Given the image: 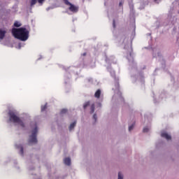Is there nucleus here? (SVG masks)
I'll return each instance as SVG.
<instances>
[{"mask_svg": "<svg viewBox=\"0 0 179 179\" xmlns=\"http://www.w3.org/2000/svg\"><path fill=\"white\" fill-rule=\"evenodd\" d=\"M100 96H101V90H98L94 94V97L100 99Z\"/></svg>", "mask_w": 179, "mask_h": 179, "instance_id": "6e6552de", "label": "nucleus"}, {"mask_svg": "<svg viewBox=\"0 0 179 179\" xmlns=\"http://www.w3.org/2000/svg\"><path fill=\"white\" fill-rule=\"evenodd\" d=\"M119 6H122V2H120Z\"/></svg>", "mask_w": 179, "mask_h": 179, "instance_id": "5701e85b", "label": "nucleus"}, {"mask_svg": "<svg viewBox=\"0 0 179 179\" xmlns=\"http://www.w3.org/2000/svg\"><path fill=\"white\" fill-rule=\"evenodd\" d=\"M76 126V122H73V123H71V124H70V127H69L70 131H72V129H73V128H75Z\"/></svg>", "mask_w": 179, "mask_h": 179, "instance_id": "9d476101", "label": "nucleus"}, {"mask_svg": "<svg viewBox=\"0 0 179 179\" xmlns=\"http://www.w3.org/2000/svg\"><path fill=\"white\" fill-rule=\"evenodd\" d=\"M134 124L131 125V126L129 127V131H131V130H133V129H134Z\"/></svg>", "mask_w": 179, "mask_h": 179, "instance_id": "f3484780", "label": "nucleus"}, {"mask_svg": "<svg viewBox=\"0 0 179 179\" xmlns=\"http://www.w3.org/2000/svg\"><path fill=\"white\" fill-rule=\"evenodd\" d=\"M64 164L66 166H71V158L66 157L64 160Z\"/></svg>", "mask_w": 179, "mask_h": 179, "instance_id": "0eeeda50", "label": "nucleus"}, {"mask_svg": "<svg viewBox=\"0 0 179 179\" xmlns=\"http://www.w3.org/2000/svg\"><path fill=\"white\" fill-rule=\"evenodd\" d=\"M68 110L66 109H62L61 110V114H65Z\"/></svg>", "mask_w": 179, "mask_h": 179, "instance_id": "dca6fc26", "label": "nucleus"}, {"mask_svg": "<svg viewBox=\"0 0 179 179\" xmlns=\"http://www.w3.org/2000/svg\"><path fill=\"white\" fill-rule=\"evenodd\" d=\"M89 106H90V101H87L84 103L83 105V108L84 110H86V108H87V107H89Z\"/></svg>", "mask_w": 179, "mask_h": 179, "instance_id": "1a4fd4ad", "label": "nucleus"}, {"mask_svg": "<svg viewBox=\"0 0 179 179\" xmlns=\"http://www.w3.org/2000/svg\"><path fill=\"white\" fill-rule=\"evenodd\" d=\"M143 131V132H149V128L145 127Z\"/></svg>", "mask_w": 179, "mask_h": 179, "instance_id": "a211bd4d", "label": "nucleus"}, {"mask_svg": "<svg viewBox=\"0 0 179 179\" xmlns=\"http://www.w3.org/2000/svg\"><path fill=\"white\" fill-rule=\"evenodd\" d=\"M5 34H6V31H2L0 29V40H3Z\"/></svg>", "mask_w": 179, "mask_h": 179, "instance_id": "423d86ee", "label": "nucleus"}, {"mask_svg": "<svg viewBox=\"0 0 179 179\" xmlns=\"http://www.w3.org/2000/svg\"><path fill=\"white\" fill-rule=\"evenodd\" d=\"M86 55H87V53H86V52H84V53L83 54V57H86Z\"/></svg>", "mask_w": 179, "mask_h": 179, "instance_id": "4be33fe9", "label": "nucleus"}, {"mask_svg": "<svg viewBox=\"0 0 179 179\" xmlns=\"http://www.w3.org/2000/svg\"><path fill=\"white\" fill-rule=\"evenodd\" d=\"M118 179H124V177L122 176V173H121V172L118 173Z\"/></svg>", "mask_w": 179, "mask_h": 179, "instance_id": "2eb2a0df", "label": "nucleus"}, {"mask_svg": "<svg viewBox=\"0 0 179 179\" xmlns=\"http://www.w3.org/2000/svg\"><path fill=\"white\" fill-rule=\"evenodd\" d=\"M36 3H37V0H31V6L36 5Z\"/></svg>", "mask_w": 179, "mask_h": 179, "instance_id": "ddd939ff", "label": "nucleus"}, {"mask_svg": "<svg viewBox=\"0 0 179 179\" xmlns=\"http://www.w3.org/2000/svg\"><path fill=\"white\" fill-rule=\"evenodd\" d=\"M63 1L65 5H68L69 6H70L69 9L71 12H73V13H76V12L79 10V7L72 4L71 2H69V1L68 0H63Z\"/></svg>", "mask_w": 179, "mask_h": 179, "instance_id": "20e7f679", "label": "nucleus"}, {"mask_svg": "<svg viewBox=\"0 0 179 179\" xmlns=\"http://www.w3.org/2000/svg\"><path fill=\"white\" fill-rule=\"evenodd\" d=\"M14 26L15 27H20V26H22V24H20L19 22H15L14 23Z\"/></svg>", "mask_w": 179, "mask_h": 179, "instance_id": "f8f14e48", "label": "nucleus"}, {"mask_svg": "<svg viewBox=\"0 0 179 179\" xmlns=\"http://www.w3.org/2000/svg\"><path fill=\"white\" fill-rule=\"evenodd\" d=\"M45 0H38V3H41V5H43V3H44Z\"/></svg>", "mask_w": 179, "mask_h": 179, "instance_id": "aec40b11", "label": "nucleus"}, {"mask_svg": "<svg viewBox=\"0 0 179 179\" xmlns=\"http://www.w3.org/2000/svg\"><path fill=\"white\" fill-rule=\"evenodd\" d=\"M155 1H157V0H155Z\"/></svg>", "mask_w": 179, "mask_h": 179, "instance_id": "393cba45", "label": "nucleus"}, {"mask_svg": "<svg viewBox=\"0 0 179 179\" xmlns=\"http://www.w3.org/2000/svg\"><path fill=\"white\" fill-rule=\"evenodd\" d=\"M12 34L17 40H20V41H26L29 38V31L25 27L20 28H13L12 29Z\"/></svg>", "mask_w": 179, "mask_h": 179, "instance_id": "f257e3e1", "label": "nucleus"}, {"mask_svg": "<svg viewBox=\"0 0 179 179\" xmlns=\"http://www.w3.org/2000/svg\"><path fill=\"white\" fill-rule=\"evenodd\" d=\"M161 136L162 138H165V139H167V141L171 140V136L169 135V134L166 132L162 133Z\"/></svg>", "mask_w": 179, "mask_h": 179, "instance_id": "39448f33", "label": "nucleus"}, {"mask_svg": "<svg viewBox=\"0 0 179 179\" xmlns=\"http://www.w3.org/2000/svg\"><path fill=\"white\" fill-rule=\"evenodd\" d=\"M23 153H24L23 148L21 146V147H20V155H21L22 156H23Z\"/></svg>", "mask_w": 179, "mask_h": 179, "instance_id": "6ab92c4d", "label": "nucleus"}, {"mask_svg": "<svg viewBox=\"0 0 179 179\" xmlns=\"http://www.w3.org/2000/svg\"><path fill=\"white\" fill-rule=\"evenodd\" d=\"M8 116H9V121L10 122H13L14 124H18V125H20L22 128H24V122L22 120H20V117L16 115V113L10 110L8 112Z\"/></svg>", "mask_w": 179, "mask_h": 179, "instance_id": "f03ea898", "label": "nucleus"}, {"mask_svg": "<svg viewBox=\"0 0 179 179\" xmlns=\"http://www.w3.org/2000/svg\"><path fill=\"white\" fill-rule=\"evenodd\" d=\"M45 110H47V104L41 106V111H45Z\"/></svg>", "mask_w": 179, "mask_h": 179, "instance_id": "4468645a", "label": "nucleus"}, {"mask_svg": "<svg viewBox=\"0 0 179 179\" xmlns=\"http://www.w3.org/2000/svg\"><path fill=\"white\" fill-rule=\"evenodd\" d=\"M94 108H95L94 103H92L91 105V108H90V109H91L90 113L91 114H93V113H94Z\"/></svg>", "mask_w": 179, "mask_h": 179, "instance_id": "9b49d317", "label": "nucleus"}, {"mask_svg": "<svg viewBox=\"0 0 179 179\" xmlns=\"http://www.w3.org/2000/svg\"><path fill=\"white\" fill-rule=\"evenodd\" d=\"M93 118H94V120H95V122L97 121V115L94 114V115H93Z\"/></svg>", "mask_w": 179, "mask_h": 179, "instance_id": "412c9836", "label": "nucleus"}, {"mask_svg": "<svg viewBox=\"0 0 179 179\" xmlns=\"http://www.w3.org/2000/svg\"><path fill=\"white\" fill-rule=\"evenodd\" d=\"M37 126L32 130V134L29 136V143H37Z\"/></svg>", "mask_w": 179, "mask_h": 179, "instance_id": "7ed1b4c3", "label": "nucleus"}, {"mask_svg": "<svg viewBox=\"0 0 179 179\" xmlns=\"http://www.w3.org/2000/svg\"><path fill=\"white\" fill-rule=\"evenodd\" d=\"M113 27H115V21L113 20Z\"/></svg>", "mask_w": 179, "mask_h": 179, "instance_id": "b1692460", "label": "nucleus"}]
</instances>
